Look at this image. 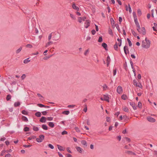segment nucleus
<instances>
[{
    "instance_id": "obj_1",
    "label": "nucleus",
    "mask_w": 157,
    "mask_h": 157,
    "mask_svg": "<svg viewBox=\"0 0 157 157\" xmlns=\"http://www.w3.org/2000/svg\"><path fill=\"white\" fill-rule=\"evenodd\" d=\"M60 37V35L59 33H55V35L53 37V40H58Z\"/></svg>"
},
{
    "instance_id": "obj_2",
    "label": "nucleus",
    "mask_w": 157,
    "mask_h": 157,
    "mask_svg": "<svg viewBox=\"0 0 157 157\" xmlns=\"http://www.w3.org/2000/svg\"><path fill=\"white\" fill-rule=\"evenodd\" d=\"M145 40L146 41V43L147 45H143V48H148L150 46L151 42L149 40H147V38H146Z\"/></svg>"
},
{
    "instance_id": "obj_3",
    "label": "nucleus",
    "mask_w": 157,
    "mask_h": 157,
    "mask_svg": "<svg viewBox=\"0 0 157 157\" xmlns=\"http://www.w3.org/2000/svg\"><path fill=\"white\" fill-rule=\"evenodd\" d=\"M133 84L136 87H139L140 88H142V85L140 83H138L136 80H133Z\"/></svg>"
},
{
    "instance_id": "obj_4",
    "label": "nucleus",
    "mask_w": 157,
    "mask_h": 157,
    "mask_svg": "<svg viewBox=\"0 0 157 157\" xmlns=\"http://www.w3.org/2000/svg\"><path fill=\"white\" fill-rule=\"evenodd\" d=\"M117 91L119 94H121L123 92V89L122 87L120 86H118L117 89Z\"/></svg>"
},
{
    "instance_id": "obj_5",
    "label": "nucleus",
    "mask_w": 157,
    "mask_h": 157,
    "mask_svg": "<svg viewBox=\"0 0 157 157\" xmlns=\"http://www.w3.org/2000/svg\"><path fill=\"white\" fill-rule=\"evenodd\" d=\"M147 119L149 121L151 122H155V120L151 117H147Z\"/></svg>"
},
{
    "instance_id": "obj_6",
    "label": "nucleus",
    "mask_w": 157,
    "mask_h": 157,
    "mask_svg": "<svg viewBox=\"0 0 157 157\" xmlns=\"http://www.w3.org/2000/svg\"><path fill=\"white\" fill-rule=\"evenodd\" d=\"M90 21L89 20H87L85 23L84 26L86 28H87L90 26Z\"/></svg>"
},
{
    "instance_id": "obj_7",
    "label": "nucleus",
    "mask_w": 157,
    "mask_h": 157,
    "mask_svg": "<svg viewBox=\"0 0 157 157\" xmlns=\"http://www.w3.org/2000/svg\"><path fill=\"white\" fill-rule=\"evenodd\" d=\"M130 105L132 107L134 110H136L137 109V106H136L135 103L134 102H129Z\"/></svg>"
},
{
    "instance_id": "obj_8",
    "label": "nucleus",
    "mask_w": 157,
    "mask_h": 157,
    "mask_svg": "<svg viewBox=\"0 0 157 157\" xmlns=\"http://www.w3.org/2000/svg\"><path fill=\"white\" fill-rule=\"evenodd\" d=\"M126 50L127 51V53H129V51L128 49V47L126 45H125L124 47V50L125 54L126 55H127V52Z\"/></svg>"
},
{
    "instance_id": "obj_9",
    "label": "nucleus",
    "mask_w": 157,
    "mask_h": 157,
    "mask_svg": "<svg viewBox=\"0 0 157 157\" xmlns=\"http://www.w3.org/2000/svg\"><path fill=\"white\" fill-rule=\"evenodd\" d=\"M141 33H141L143 35H145L146 33V31L144 27H142L141 28V30H140Z\"/></svg>"
},
{
    "instance_id": "obj_10",
    "label": "nucleus",
    "mask_w": 157,
    "mask_h": 157,
    "mask_svg": "<svg viewBox=\"0 0 157 157\" xmlns=\"http://www.w3.org/2000/svg\"><path fill=\"white\" fill-rule=\"evenodd\" d=\"M130 64L131 65L132 68L133 69L132 70L133 72L134 73V75L135 76L136 75V73L135 72V69L134 68V67L133 66V63L131 60H130Z\"/></svg>"
},
{
    "instance_id": "obj_11",
    "label": "nucleus",
    "mask_w": 157,
    "mask_h": 157,
    "mask_svg": "<svg viewBox=\"0 0 157 157\" xmlns=\"http://www.w3.org/2000/svg\"><path fill=\"white\" fill-rule=\"evenodd\" d=\"M40 121L42 123H45L46 121V118L44 117H42Z\"/></svg>"
},
{
    "instance_id": "obj_12",
    "label": "nucleus",
    "mask_w": 157,
    "mask_h": 157,
    "mask_svg": "<svg viewBox=\"0 0 157 157\" xmlns=\"http://www.w3.org/2000/svg\"><path fill=\"white\" fill-rule=\"evenodd\" d=\"M72 8L75 10L77 11H78L79 10V8L77 6L75 3H73L72 5Z\"/></svg>"
},
{
    "instance_id": "obj_13",
    "label": "nucleus",
    "mask_w": 157,
    "mask_h": 157,
    "mask_svg": "<svg viewBox=\"0 0 157 157\" xmlns=\"http://www.w3.org/2000/svg\"><path fill=\"white\" fill-rule=\"evenodd\" d=\"M104 100L108 102H109V97L108 95H104Z\"/></svg>"
},
{
    "instance_id": "obj_14",
    "label": "nucleus",
    "mask_w": 157,
    "mask_h": 157,
    "mask_svg": "<svg viewBox=\"0 0 157 157\" xmlns=\"http://www.w3.org/2000/svg\"><path fill=\"white\" fill-rule=\"evenodd\" d=\"M102 46L104 48L106 51L108 50L107 48V45L105 43H103L102 44Z\"/></svg>"
},
{
    "instance_id": "obj_15",
    "label": "nucleus",
    "mask_w": 157,
    "mask_h": 157,
    "mask_svg": "<svg viewBox=\"0 0 157 157\" xmlns=\"http://www.w3.org/2000/svg\"><path fill=\"white\" fill-rule=\"evenodd\" d=\"M21 119L22 121H24L27 122L28 121V120L27 118L25 116H23L22 117Z\"/></svg>"
},
{
    "instance_id": "obj_16",
    "label": "nucleus",
    "mask_w": 157,
    "mask_h": 157,
    "mask_svg": "<svg viewBox=\"0 0 157 157\" xmlns=\"http://www.w3.org/2000/svg\"><path fill=\"white\" fill-rule=\"evenodd\" d=\"M76 149L77 151L80 153H82V149L79 147H76Z\"/></svg>"
},
{
    "instance_id": "obj_17",
    "label": "nucleus",
    "mask_w": 157,
    "mask_h": 157,
    "mask_svg": "<svg viewBox=\"0 0 157 157\" xmlns=\"http://www.w3.org/2000/svg\"><path fill=\"white\" fill-rule=\"evenodd\" d=\"M81 144L84 145V147H86L87 146V144L85 140H82L81 141Z\"/></svg>"
},
{
    "instance_id": "obj_18",
    "label": "nucleus",
    "mask_w": 157,
    "mask_h": 157,
    "mask_svg": "<svg viewBox=\"0 0 157 157\" xmlns=\"http://www.w3.org/2000/svg\"><path fill=\"white\" fill-rule=\"evenodd\" d=\"M48 125L50 127L52 128L54 127V124L53 122H49Z\"/></svg>"
},
{
    "instance_id": "obj_19",
    "label": "nucleus",
    "mask_w": 157,
    "mask_h": 157,
    "mask_svg": "<svg viewBox=\"0 0 157 157\" xmlns=\"http://www.w3.org/2000/svg\"><path fill=\"white\" fill-rule=\"evenodd\" d=\"M57 146L58 149L59 151H64V149L63 148L62 146L58 145Z\"/></svg>"
},
{
    "instance_id": "obj_20",
    "label": "nucleus",
    "mask_w": 157,
    "mask_h": 157,
    "mask_svg": "<svg viewBox=\"0 0 157 157\" xmlns=\"http://www.w3.org/2000/svg\"><path fill=\"white\" fill-rule=\"evenodd\" d=\"M42 128L44 130H47L48 129V127L46 124H43L42 125Z\"/></svg>"
},
{
    "instance_id": "obj_21",
    "label": "nucleus",
    "mask_w": 157,
    "mask_h": 157,
    "mask_svg": "<svg viewBox=\"0 0 157 157\" xmlns=\"http://www.w3.org/2000/svg\"><path fill=\"white\" fill-rule=\"evenodd\" d=\"M39 138L42 142L44 138V136L43 135H41L39 136Z\"/></svg>"
},
{
    "instance_id": "obj_22",
    "label": "nucleus",
    "mask_w": 157,
    "mask_h": 157,
    "mask_svg": "<svg viewBox=\"0 0 157 157\" xmlns=\"http://www.w3.org/2000/svg\"><path fill=\"white\" fill-rule=\"evenodd\" d=\"M20 104H21V103H20V102L19 101H17V102H15L14 103V107H18V106H20Z\"/></svg>"
},
{
    "instance_id": "obj_23",
    "label": "nucleus",
    "mask_w": 157,
    "mask_h": 157,
    "mask_svg": "<svg viewBox=\"0 0 157 157\" xmlns=\"http://www.w3.org/2000/svg\"><path fill=\"white\" fill-rule=\"evenodd\" d=\"M35 115L38 117H41V114L40 112H38L35 113Z\"/></svg>"
},
{
    "instance_id": "obj_24",
    "label": "nucleus",
    "mask_w": 157,
    "mask_h": 157,
    "mask_svg": "<svg viewBox=\"0 0 157 157\" xmlns=\"http://www.w3.org/2000/svg\"><path fill=\"white\" fill-rule=\"evenodd\" d=\"M62 113L63 114L68 115L69 114L70 112L69 110H65L63 111Z\"/></svg>"
},
{
    "instance_id": "obj_25",
    "label": "nucleus",
    "mask_w": 157,
    "mask_h": 157,
    "mask_svg": "<svg viewBox=\"0 0 157 157\" xmlns=\"http://www.w3.org/2000/svg\"><path fill=\"white\" fill-rule=\"evenodd\" d=\"M110 21L111 22V25H112V26H113L114 25H116L113 19L112 18H110Z\"/></svg>"
},
{
    "instance_id": "obj_26",
    "label": "nucleus",
    "mask_w": 157,
    "mask_h": 157,
    "mask_svg": "<svg viewBox=\"0 0 157 157\" xmlns=\"http://www.w3.org/2000/svg\"><path fill=\"white\" fill-rule=\"evenodd\" d=\"M121 98L122 99L125 100L127 99V96L125 94H123L121 96Z\"/></svg>"
},
{
    "instance_id": "obj_27",
    "label": "nucleus",
    "mask_w": 157,
    "mask_h": 157,
    "mask_svg": "<svg viewBox=\"0 0 157 157\" xmlns=\"http://www.w3.org/2000/svg\"><path fill=\"white\" fill-rule=\"evenodd\" d=\"M126 153L129 154H132L134 155H136V154L135 153L131 151H127L126 152Z\"/></svg>"
},
{
    "instance_id": "obj_28",
    "label": "nucleus",
    "mask_w": 157,
    "mask_h": 157,
    "mask_svg": "<svg viewBox=\"0 0 157 157\" xmlns=\"http://www.w3.org/2000/svg\"><path fill=\"white\" fill-rule=\"evenodd\" d=\"M11 96L10 94H8L6 97V100L7 101H9L11 98Z\"/></svg>"
},
{
    "instance_id": "obj_29",
    "label": "nucleus",
    "mask_w": 157,
    "mask_h": 157,
    "mask_svg": "<svg viewBox=\"0 0 157 157\" xmlns=\"http://www.w3.org/2000/svg\"><path fill=\"white\" fill-rule=\"evenodd\" d=\"M22 47H20L18 49H17L16 52L17 54L19 53L22 49Z\"/></svg>"
},
{
    "instance_id": "obj_30",
    "label": "nucleus",
    "mask_w": 157,
    "mask_h": 157,
    "mask_svg": "<svg viewBox=\"0 0 157 157\" xmlns=\"http://www.w3.org/2000/svg\"><path fill=\"white\" fill-rule=\"evenodd\" d=\"M127 40L129 46L131 47L132 46V43L129 38H127Z\"/></svg>"
},
{
    "instance_id": "obj_31",
    "label": "nucleus",
    "mask_w": 157,
    "mask_h": 157,
    "mask_svg": "<svg viewBox=\"0 0 157 157\" xmlns=\"http://www.w3.org/2000/svg\"><path fill=\"white\" fill-rule=\"evenodd\" d=\"M29 58H28L24 60V63H27L30 61V60H29Z\"/></svg>"
},
{
    "instance_id": "obj_32",
    "label": "nucleus",
    "mask_w": 157,
    "mask_h": 157,
    "mask_svg": "<svg viewBox=\"0 0 157 157\" xmlns=\"http://www.w3.org/2000/svg\"><path fill=\"white\" fill-rule=\"evenodd\" d=\"M114 48L115 50H117L118 47L117 43V42L115 43V44L114 45Z\"/></svg>"
},
{
    "instance_id": "obj_33",
    "label": "nucleus",
    "mask_w": 157,
    "mask_h": 157,
    "mask_svg": "<svg viewBox=\"0 0 157 157\" xmlns=\"http://www.w3.org/2000/svg\"><path fill=\"white\" fill-rule=\"evenodd\" d=\"M30 130L29 128L28 127L26 126L24 127V131L25 132H27L29 131Z\"/></svg>"
},
{
    "instance_id": "obj_34",
    "label": "nucleus",
    "mask_w": 157,
    "mask_h": 157,
    "mask_svg": "<svg viewBox=\"0 0 157 157\" xmlns=\"http://www.w3.org/2000/svg\"><path fill=\"white\" fill-rule=\"evenodd\" d=\"M52 43H53V42L52 41H49V42H48L46 44V45H45V47H48Z\"/></svg>"
},
{
    "instance_id": "obj_35",
    "label": "nucleus",
    "mask_w": 157,
    "mask_h": 157,
    "mask_svg": "<svg viewBox=\"0 0 157 157\" xmlns=\"http://www.w3.org/2000/svg\"><path fill=\"white\" fill-rule=\"evenodd\" d=\"M123 110L124 111L126 112H128L129 110H128V108L127 107H123Z\"/></svg>"
},
{
    "instance_id": "obj_36",
    "label": "nucleus",
    "mask_w": 157,
    "mask_h": 157,
    "mask_svg": "<svg viewBox=\"0 0 157 157\" xmlns=\"http://www.w3.org/2000/svg\"><path fill=\"white\" fill-rule=\"evenodd\" d=\"M108 33L111 35H113L112 30L110 28L108 29Z\"/></svg>"
},
{
    "instance_id": "obj_37",
    "label": "nucleus",
    "mask_w": 157,
    "mask_h": 157,
    "mask_svg": "<svg viewBox=\"0 0 157 157\" xmlns=\"http://www.w3.org/2000/svg\"><path fill=\"white\" fill-rule=\"evenodd\" d=\"M21 113L22 114L25 115H27L28 114V112L25 110H23Z\"/></svg>"
},
{
    "instance_id": "obj_38",
    "label": "nucleus",
    "mask_w": 157,
    "mask_h": 157,
    "mask_svg": "<svg viewBox=\"0 0 157 157\" xmlns=\"http://www.w3.org/2000/svg\"><path fill=\"white\" fill-rule=\"evenodd\" d=\"M33 129L34 131H37L39 130V128L38 127L33 126Z\"/></svg>"
},
{
    "instance_id": "obj_39",
    "label": "nucleus",
    "mask_w": 157,
    "mask_h": 157,
    "mask_svg": "<svg viewBox=\"0 0 157 157\" xmlns=\"http://www.w3.org/2000/svg\"><path fill=\"white\" fill-rule=\"evenodd\" d=\"M115 26L116 27L117 29L118 30V32L119 33H121V31H120V28L119 27V25L118 24H117L116 25H115Z\"/></svg>"
},
{
    "instance_id": "obj_40",
    "label": "nucleus",
    "mask_w": 157,
    "mask_h": 157,
    "mask_svg": "<svg viewBox=\"0 0 157 157\" xmlns=\"http://www.w3.org/2000/svg\"><path fill=\"white\" fill-rule=\"evenodd\" d=\"M117 69L116 68H115L113 70V76H115L116 75V73H117Z\"/></svg>"
},
{
    "instance_id": "obj_41",
    "label": "nucleus",
    "mask_w": 157,
    "mask_h": 157,
    "mask_svg": "<svg viewBox=\"0 0 157 157\" xmlns=\"http://www.w3.org/2000/svg\"><path fill=\"white\" fill-rule=\"evenodd\" d=\"M37 105L40 107H41V108H42V107H45V105H43V104H37Z\"/></svg>"
},
{
    "instance_id": "obj_42",
    "label": "nucleus",
    "mask_w": 157,
    "mask_h": 157,
    "mask_svg": "<svg viewBox=\"0 0 157 157\" xmlns=\"http://www.w3.org/2000/svg\"><path fill=\"white\" fill-rule=\"evenodd\" d=\"M128 11H129V12L130 13H131V12H132V9H131V6H130V4H128Z\"/></svg>"
},
{
    "instance_id": "obj_43",
    "label": "nucleus",
    "mask_w": 157,
    "mask_h": 157,
    "mask_svg": "<svg viewBox=\"0 0 157 157\" xmlns=\"http://www.w3.org/2000/svg\"><path fill=\"white\" fill-rule=\"evenodd\" d=\"M67 131L65 130H64L62 132L61 134L62 135H67Z\"/></svg>"
},
{
    "instance_id": "obj_44",
    "label": "nucleus",
    "mask_w": 157,
    "mask_h": 157,
    "mask_svg": "<svg viewBox=\"0 0 157 157\" xmlns=\"http://www.w3.org/2000/svg\"><path fill=\"white\" fill-rule=\"evenodd\" d=\"M138 107L140 108H141L142 107V104L141 102L139 101L138 103Z\"/></svg>"
},
{
    "instance_id": "obj_45",
    "label": "nucleus",
    "mask_w": 157,
    "mask_h": 157,
    "mask_svg": "<svg viewBox=\"0 0 157 157\" xmlns=\"http://www.w3.org/2000/svg\"><path fill=\"white\" fill-rule=\"evenodd\" d=\"M131 32L132 34L134 36H136V33H135V32L132 29L131 30Z\"/></svg>"
},
{
    "instance_id": "obj_46",
    "label": "nucleus",
    "mask_w": 157,
    "mask_h": 157,
    "mask_svg": "<svg viewBox=\"0 0 157 157\" xmlns=\"http://www.w3.org/2000/svg\"><path fill=\"white\" fill-rule=\"evenodd\" d=\"M102 41V38L101 36H100L98 40L99 42H101Z\"/></svg>"
},
{
    "instance_id": "obj_47",
    "label": "nucleus",
    "mask_w": 157,
    "mask_h": 157,
    "mask_svg": "<svg viewBox=\"0 0 157 157\" xmlns=\"http://www.w3.org/2000/svg\"><path fill=\"white\" fill-rule=\"evenodd\" d=\"M83 111L85 112H86L87 111V106L86 104L85 105V108L83 109Z\"/></svg>"
},
{
    "instance_id": "obj_48",
    "label": "nucleus",
    "mask_w": 157,
    "mask_h": 157,
    "mask_svg": "<svg viewBox=\"0 0 157 157\" xmlns=\"http://www.w3.org/2000/svg\"><path fill=\"white\" fill-rule=\"evenodd\" d=\"M103 89L104 90H105L107 88L108 86L106 84H105L103 86Z\"/></svg>"
},
{
    "instance_id": "obj_49",
    "label": "nucleus",
    "mask_w": 157,
    "mask_h": 157,
    "mask_svg": "<svg viewBox=\"0 0 157 157\" xmlns=\"http://www.w3.org/2000/svg\"><path fill=\"white\" fill-rule=\"evenodd\" d=\"M48 146L49 148L52 149H53L54 148L53 146L51 144H48Z\"/></svg>"
},
{
    "instance_id": "obj_50",
    "label": "nucleus",
    "mask_w": 157,
    "mask_h": 157,
    "mask_svg": "<svg viewBox=\"0 0 157 157\" xmlns=\"http://www.w3.org/2000/svg\"><path fill=\"white\" fill-rule=\"evenodd\" d=\"M110 57L109 56H108L106 58V62H110Z\"/></svg>"
},
{
    "instance_id": "obj_51",
    "label": "nucleus",
    "mask_w": 157,
    "mask_h": 157,
    "mask_svg": "<svg viewBox=\"0 0 157 157\" xmlns=\"http://www.w3.org/2000/svg\"><path fill=\"white\" fill-rule=\"evenodd\" d=\"M53 33H52L50 34L49 35H48V40H50L51 39V38H52V34Z\"/></svg>"
},
{
    "instance_id": "obj_52",
    "label": "nucleus",
    "mask_w": 157,
    "mask_h": 157,
    "mask_svg": "<svg viewBox=\"0 0 157 157\" xmlns=\"http://www.w3.org/2000/svg\"><path fill=\"white\" fill-rule=\"evenodd\" d=\"M42 114L44 116L46 115L47 113V111H44L41 112Z\"/></svg>"
},
{
    "instance_id": "obj_53",
    "label": "nucleus",
    "mask_w": 157,
    "mask_h": 157,
    "mask_svg": "<svg viewBox=\"0 0 157 157\" xmlns=\"http://www.w3.org/2000/svg\"><path fill=\"white\" fill-rule=\"evenodd\" d=\"M6 152V151L5 150H3L1 152V153L0 154V155L3 156L4 155V154Z\"/></svg>"
},
{
    "instance_id": "obj_54",
    "label": "nucleus",
    "mask_w": 157,
    "mask_h": 157,
    "mask_svg": "<svg viewBox=\"0 0 157 157\" xmlns=\"http://www.w3.org/2000/svg\"><path fill=\"white\" fill-rule=\"evenodd\" d=\"M106 121L107 122H110L111 120H110V117H106Z\"/></svg>"
},
{
    "instance_id": "obj_55",
    "label": "nucleus",
    "mask_w": 157,
    "mask_h": 157,
    "mask_svg": "<svg viewBox=\"0 0 157 157\" xmlns=\"http://www.w3.org/2000/svg\"><path fill=\"white\" fill-rule=\"evenodd\" d=\"M137 30L138 31V32L139 33H140L141 31H140V29L141 28H140V26H137Z\"/></svg>"
},
{
    "instance_id": "obj_56",
    "label": "nucleus",
    "mask_w": 157,
    "mask_h": 157,
    "mask_svg": "<svg viewBox=\"0 0 157 157\" xmlns=\"http://www.w3.org/2000/svg\"><path fill=\"white\" fill-rule=\"evenodd\" d=\"M82 17H80L78 18V21L80 23H81L82 22Z\"/></svg>"
},
{
    "instance_id": "obj_57",
    "label": "nucleus",
    "mask_w": 157,
    "mask_h": 157,
    "mask_svg": "<svg viewBox=\"0 0 157 157\" xmlns=\"http://www.w3.org/2000/svg\"><path fill=\"white\" fill-rule=\"evenodd\" d=\"M137 13L139 15H141L142 14L141 12L140 9H138L137 10Z\"/></svg>"
},
{
    "instance_id": "obj_58",
    "label": "nucleus",
    "mask_w": 157,
    "mask_h": 157,
    "mask_svg": "<svg viewBox=\"0 0 157 157\" xmlns=\"http://www.w3.org/2000/svg\"><path fill=\"white\" fill-rule=\"evenodd\" d=\"M26 47L27 48H32L33 47V46L30 44H27L26 45Z\"/></svg>"
},
{
    "instance_id": "obj_59",
    "label": "nucleus",
    "mask_w": 157,
    "mask_h": 157,
    "mask_svg": "<svg viewBox=\"0 0 157 157\" xmlns=\"http://www.w3.org/2000/svg\"><path fill=\"white\" fill-rule=\"evenodd\" d=\"M70 16L73 19H75V16L73 14L71 13L70 14Z\"/></svg>"
},
{
    "instance_id": "obj_60",
    "label": "nucleus",
    "mask_w": 157,
    "mask_h": 157,
    "mask_svg": "<svg viewBox=\"0 0 157 157\" xmlns=\"http://www.w3.org/2000/svg\"><path fill=\"white\" fill-rule=\"evenodd\" d=\"M53 119V118L51 117H47V120L49 121H52Z\"/></svg>"
},
{
    "instance_id": "obj_61",
    "label": "nucleus",
    "mask_w": 157,
    "mask_h": 157,
    "mask_svg": "<svg viewBox=\"0 0 157 157\" xmlns=\"http://www.w3.org/2000/svg\"><path fill=\"white\" fill-rule=\"evenodd\" d=\"M75 129L77 132H80V131L78 127H75Z\"/></svg>"
},
{
    "instance_id": "obj_62",
    "label": "nucleus",
    "mask_w": 157,
    "mask_h": 157,
    "mask_svg": "<svg viewBox=\"0 0 157 157\" xmlns=\"http://www.w3.org/2000/svg\"><path fill=\"white\" fill-rule=\"evenodd\" d=\"M89 52V49H88L85 52H84V55L85 56H86V55Z\"/></svg>"
},
{
    "instance_id": "obj_63",
    "label": "nucleus",
    "mask_w": 157,
    "mask_h": 157,
    "mask_svg": "<svg viewBox=\"0 0 157 157\" xmlns=\"http://www.w3.org/2000/svg\"><path fill=\"white\" fill-rule=\"evenodd\" d=\"M133 17L134 18H137L136 14L135 12H133L132 13Z\"/></svg>"
},
{
    "instance_id": "obj_64",
    "label": "nucleus",
    "mask_w": 157,
    "mask_h": 157,
    "mask_svg": "<svg viewBox=\"0 0 157 157\" xmlns=\"http://www.w3.org/2000/svg\"><path fill=\"white\" fill-rule=\"evenodd\" d=\"M123 67H124V69L126 70L127 67V63L126 62L125 63H124L123 64Z\"/></svg>"
}]
</instances>
